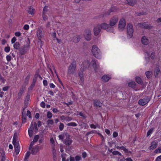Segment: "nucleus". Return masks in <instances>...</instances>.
I'll use <instances>...</instances> for the list:
<instances>
[{
	"instance_id": "obj_3",
	"label": "nucleus",
	"mask_w": 161,
	"mask_h": 161,
	"mask_svg": "<svg viewBox=\"0 0 161 161\" xmlns=\"http://www.w3.org/2000/svg\"><path fill=\"white\" fill-rule=\"evenodd\" d=\"M127 36L128 38H131L133 35L134 30L133 26L130 24H129L127 25Z\"/></svg>"
},
{
	"instance_id": "obj_2",
	"label": "nucleus",
	"mask_w": 161,
	"mask_h": 161,
	"mask_svg": "<svg viewBox=\"0 0 161 161\" xmlns=\"http://www.w3.org/2000/svg\"><path fill=\"white\" fill-rule=\"evenodd\" d=\"M118 17L117 16H114L112 17L109 21V25L110 27L112 28L113 32L114 31V27L117 23L118 21Z\"/></svg>"
},
{
	"instance_id": "obj_59",
	"label": "nucleus",
	"mask_w": 161,
	"mask_h": 161,
	"mask_svg": "<svg viewBox=\"0 0 161 161\" xmlns=\"http://www.w3.org/2000/svg\"><path fill=\"white\" fill-rule=\"evenodd\" d=\"M41 106L43 108H44L45 107V103L43 102H42L40 103Z\"/></svg>"
},
{
	"instance_id": "obj_46",
	"label": "nucleus",
	"mask_w": 161,
	"mask_h": 161,
	"mask_svg": "<svg viewBox=\"0 0 161 161\" xmlns=\"http://www.w3.org/2000/svg\"><path fill=\"white\" fill-rule=\"evenodd\" d=\"M34 123H33L32 122H31L30 127L29 128L28 130H33L34 129Z\"/></svg>"
},
{
	"instance_id": "obj_17",
	"label": "nucleus",
	"mask_w": 161,
	"mask_h": 161,
	"mask_svg": "<svg viewBox=\"0 0 161 161\" xmlns=\"http://www.w3.org/2000/svg\"><path fill=\"white\" fill-rule=\"evenodd\" d=\"M142 44L145 45H147L149 43L148 40L145 36L142 37Z\"/></svg>"
},
{
	"instance_id": "obj_57",
	"label": "nucleus",
	"mask_w": 161,
	"mask_h": 161,
	"mask_svg": "<svg viewBox=\"0 0 161 161\" xmlns=\"http://www.w3.org/2000/svg\"><path fill=\"white\" fill-rule=\"evenodd\" d=\"M50 143L52 144V145H55V141L53 138H50Z\"/></svg>"
},
{
	"instance_id": "obj_39",
	"label": "nucleus",
	"mask_w": 161,
	"mask_h": 161,
	"mask_svg": "<svg viewBox=\"0 0 161 161\" xmlns=\"http://www.w3.org/2000/svg\"><path fill=\"white\" fill-rule=\"evenodd\" d=\"M39 138V136L38 135H36L35 136L33 141L35 142H36L38 141Z\"/></svg>"
},
{
	"instance_id": "obj_28",
	"label": "nucleus",
	"mask_w": 161,
	"mask_h": 161,
	"mask_svg": "<svg viewBox=\"0 0 161 161\" xmlns=\"http://www.w3.org/2000/svg\"><path fill=\"white\" fill-rule=\"evenodd\" d=\"M94 106L101 107L102 105V103L99 101H94Z\"/></svg>"
},
{
	"instance_id": "obj_21",
	"label": "nucleus",
	"mask_w": 161,
	"mask_h": 161,
	"mask_svg": "<svg viewBox=\"0 0 161 161\" xmlns=\"http://www.w3.org/2000/svg\"><path fill=\"white\" fill-rule=\"evenodd\" d=\"M22 122L23 123H25L26 122V112L25 110H22Z\"/></svg>"
},
{
	"instance_id": "obj_47",
	"label": "nucleus",
	"mask_w": 161,
	"mask_h": 161,
	"mask_svg": "<svg viewBox=\"0 0 161 161\" xmlns=\"http://www.w3.org/2000/svg\"><path fill=\"white\" fill-rule=\"evenodd\" d=\"M109 10L111 11V12H113L116 11L117 8L115 7H112Z\"/></svg>"
},
{
	"instance_id": "obj_14",
	"label": "nucleus",
	"mask_w": 161,
	"mask_h": 161,
	"mask_svg": "<svg viewBox=\"0 0 161 161\" xmlns=\"http://www.w3.org/2000/svg\"><path fill=\"white\" fill-rule=\"evenodd\" d=\"M92 66L94 69L95 71H96L99 67V64L96 62V61L94 59H92L91 61Z\"/></svg>"
},
{
	"instance_id": "obj_13",
	"label": "nucleus",
	"mask_w": 161,
	"mask_h": 161,
	"mask_svg": "<svg viewBox=\"0 0 161 161\" xmlns=\"http://www.w3.org/2000/svg\"><path fill=\"white\" fill-rule=\"evenodd\" d=\"M30 99V96L29 95H27L25 97V106L23 108V110H25L26 108L29 104V101Z\"/></svg>"
},
{
	"instance_id": "obj_38",
	"label": "nucleus",
	"mask_w": 161,
	"mask_h": 161,
	"mask_svg": "<svg viewBox=\"0 0 161 161\" xmlns=\"http://www.w3.org/2000/svg\"><path fill=\"white\" fill-rule=\"evenodd\" d=\"M59 124V130L60 131H62L64 129V125L62 123H60Z\"/></svg>"
},
{
	"instance_id": "obj_10",
	"label": "nucleus",
	"mask_w": 161,
	"mask_h": 161,
	"mask_svg": "<svg viewBox=\"0 0 161 161\" xmlns=\"http://www.w3.org/2000/svg\"><path fill=\"white\" fill-rule=\"evenodd\" d=\"M91 32L90 30H86L85 31L84 36L86 40L89 41L91 39Z\"/></svg>"
},
{
	"instance_id": "obj_41",
	"label": "nucleus",
	"mask_w": 161,
	"mask_h": 161,
	"mask_svg": "<svg viewBox=\"0 0 161 161\" xmlns=\"http://www.w3.org/2000/svg\"><path fill=\"white\" fill-rule=\"evenodd\" d=\"M121 149L123 150L125 152L127 153H130V151H129L127 149H126L124 146H122L121 147Z\"/></svg>"
},
{
	"instance_id": "obj_4",
	"label": "nucleus",
	"mask_w": 161,
	"mask_h": 161,
	"mask_svg": "<svg viewBox=\"0 0 161 161\" xmlns=\"http://www.w3.org/2000/svg\"><path fill=\"white\" fill-rule=\"evenodd\" d=\"M76 68V62L73 61L71 63L68 69V73L73 74L74 73Z\"/></svg>"
},
{
	"instance_id": "obj_31",
	"label": "nucleus",
	"mask_w": 161,
	"mask_h": 161,
	"mask_svg": "<svg viewBox=\"0 0 161 161\" xmlns=\"http://www.w3.org/2000/svg\"><path fill=\"white\" fill-rule=\"evenodd\" d=\"M13 47L14 49H18L20 47V44L18 42H16L14 44Z\"/></svg>"
},
{
	"instance_id": "obj_22",
	"label": "nucleus",
	"mask_w": 161,
	"mask_h": 161,
	"mask_svg": "<svg viewBox=\"0 0 161 161\" xmlns=\"http://www.w3.org/2000/svg\"><path fill=\"white\" fill-rule=\"evenodd\" d=\"M69 136V134L67 133H62L61 135L58 136V138L59 139L62 140L63 141V139L65 137H68Z\"/></svg>"
},
{
	"instance_id": "obj_29",
	"label": "nucleus",
	"mask_w": 161,
	"mask_h": 161,
	"mask_svg": "<svg viewBox=\"0 0 161 161\" xmlns=\"http://www.w3.org/2000/svg\"><path fill=\"white\" fill-rule=\"evenodd\" d=\"M31 153L30 152H28L26 153L25 158H24V160L25 161H27L28 160V159Z\"/></svg>"
},
{
	"instance_id": "obj_26",
	"label": "nucleus",
	"mask_w": 161,
	"mask_h": 161,
	"mask_svg": "<svg viewBox=\"0 0 161 161\" xmlns=\"http://www.w3.org/2000/svg\"><path fill=\"white\" fill-rule=\"evenodd\" d=\"M111 11L109 10H108V11H107L106 12L104 13V14H102L101 15V17H107V16L110 15L111 14Z\"/></svg>"
},
{
	"instance_id": "obj_33",
	"label": "nucleus",
	"mask_w": 161,
	"mask_h": 161,
	"mask_svg": "<svg viewBox=\"0 0 161 161\" xmlns=\"http://www.w3.org/2000/svg\"><path fill=\"white\" fill-rule=\"evenodd\" d=\"M152 72L151 71H147L146 72L145 74L147 78H149L151 77Z\"/></svg>"
},
{
	"instance_id": "obj_20",
	"label": "nucleus",
	"mask_w": 161,
	"mask_h": 161,
	"mask_svg": "<svg viewBox=\"0 0 161 161\" xmlns=\"http://www.w3.org/2000/svg\"><path fill=\"white\" fill-rule=\"evenodd\" d=\"M25 89V87L23 86H22L21 88L20 89L18 95L19 98L21 97V95L23 93Z\"/></svg>"
},
{
	"instance_id": "obj_36",
	"label": "nucleus",
	"mask_w": 161,
	"mask_h": 161,
	"mask_svg": "<svg viewBox=\"0 0 161 161\" xmlns=\"http://www.w3.org/2000/svg\"><path fill=\"white\" fill-rule=\"evenodd\" d=\"M160 71V69L158 68H157L155 70L154 73L155 77H157L158 74Z\"/></svg>"
},
{
	"instance_id": "obj_15",
	"label": "nucleus",
	"mask_w": 161,
	"mask_h": 161,
	"mask_svg": "<svg viewBox=\"0 0 161 161\" xmlns=\"http://www.w3.org/2000/svg\"><path fill=\"white\" fill-rule=\"evenodd\" d=\"M157 144L158 142L156 141H154L151 142V146L149 148L150 150H153L157 147Z\"/></svg>"
},
{
	"instance_id": "obj_24",
	"label": "nucleus",
	"mask_w": 161,
	"mask_h": 161,
	"mask_svg": "<svg viewBox=\"0 0 161 161\" xmlns=\"http://www.w3.org/2000/svg\"><path fill=\"white\" fill-rule=\"evenodd\" d=\"M52 152L54 158H56V150L55 148V145H52Z\"/></svg>"
},
{
	"instance_id": "obj_1",
	"label": "nucleus",
	"mask_w": 161,
	"mask_h": 161,
	"mask_svg": "<svg viewBox=\"0 0 161 161\" xmlns=\"http://www.w3.org/2000/svg\"><path fill=\"white\" fill-rule=\"evenodd\" d=\"M92 52L94 56L98 59H100L101 57V53L98 47L95 45H93Z\"/></svg>"
},
{
	"instance_id": "obj_50",
	"label": "nucleus",
	"mask_w": 161,
	"mask_h": 161,
	"mask_svg": "<svg viewBox=\"0 0 161 161\" xmlns=\"http://www.w3.org/2000/svg\"><path fill=\"white\" fill-rule=\"evenodd\" d=\"M17 134L16 133H15L13 137V142H14L17 141Z\"/></svg>"
},
{
	"instance_id": "obj_6",
	"label": "nucleus",
	"mask_w": 161,
	"mask_h": 161,
	"mask_svg": "<svg viewBox=\"0 0 161 161\" xmlns=\"http://www.w3.org/2000/svg\"><path fill=\"white\" fill-rule=\"evenodd\" d=\"M150 100V98L148 96L145 97L144 98L140 99L138 103L140 105L143 106L147 103Z\"/></svg>"
},
{
	"instance_id": "obj_48",
	"label": "nucleus",
	"mask_w": 161,
	"mask_h": 161,
	"mask_svg": "<svg viewBox=\"0 0 161 161\" xmlns=\"http://www.w3.org/2000/svg\"><path fill=\"white\" fill-rule=\"evenodd\" d=\"M48 11L47 7V6H45L43 8V14H46V12Z\"/></svg>"
},
{
	"instance_id": "obj_35",
	"label": "nucleus",
	"mask_w": 161,
	"mask_h": 161,
	"mask_svg": "<svg viewBox=\"0 0 161 161\" xmlns=\"http://www.w3.org/2000/svg\"><path fill=\"white\" fill-rule=\"evenodd\" d=\"M13 144L14 145V148L19 147V142L17 141L15 142H13Z\"/></svg>"
},
{
	"instance_id": "obj_18",
	"label": "nucleus",
	"mask_w": 161,
	"mask_h": 161,
	"mask_svg": "<svg viewBox=\"0 0 161 161\" xmlns=\"http://www.w3.org/2000/svg\"><path fill=\"white\" fill-rule=\"evenodd\" d=\"M128 4L131 6H134L136 3V0H126Z\"/></svg>"
},
{
	"instance_id": "obj_49",
	"label": "nucleus",
	"mask_w": 161,
	"mask_h": 161,
	"mask_svg": "<svg viewBox=\"0 0 161 161\" xmlns=\"http://www.w3.org/2000/svg\"><path fill=\"white\" fill-rule=\"evenodd\" d=\"M28 132L29 136L30 137H31L33 136V130H28Z\"/></svg>"
},
{
	"instance_id": "obj_11",
	"label": "nucleus",
	"mask_w": 161,
	"mask_h": 161,
	"mask_svg": "<svg viewBox=\"0 0 161 161\" xmlns=\"http://www.w3.org/2000/svg\"><path fill=\"white\" fill-rule=\"evenodd\" d=\"M138 26L139 27L144 29H150L152 27L146 22L139 23L138 24Z\"/></svg>"
},
{
	"instance_id": "obj_42",
	"label": "nucleus",
	"mask_w": 161,
	"mask_h": 161,
	"mask_svg": "<svg viewBox=\"0 0 161 161\" xmlns=\"http://www.w3.org/2000/svg\"><path fill=\"white\" fill-rule=\"evenodd\" d=\"M153 130V128H151L147 132V136H148L152 132Z\"/></svg>"
},
{
	"instance_id": "obj_37",
	"label": "nucleus",
	"mask_w": 161,
	"mask_h": 161,
	"mask_svg": "<svg viewBox=\"0 0 161 161\" xmlns=\"http://www.w3.org/2000/svg\"><path fill=\"white\" fill-rule=\"evenodd\" d=\"M67 125L68 126H76L77 125L76 123L75 122H70L68 123Z\"/></svg>"
},
{
	"instance_id": "obj_63",
	"label": "nucleus",
	"mask_w": 161,
	"mask_h": 161,
	"mask_svg": "<svg viewBox=\"0 0 161 161\" xmlns=\"http://www.w3.org/2000/svg\"><path fill=\"white\" fill-rule=\"evenodd\" d=\"M87 153L86 152H84L82 153V157L83 158H85L86 157Z\"/></svg>"
},
{
	"instance_id": "obj_58",
	"label": "nucleus",
	"mask_w": 161,
	"mask_h": 161,
	"mask_svg": "<svg viewBox=\"0 0 161 161\" xmlns=\"http://www.w3.org/2000/svg\"><path fill=\"white\" fill-rule=\"evenodd\" d=\"M30 78V76L29 75H27L25 79V83L26 84H27V83L28 82V80Z\"/></svg>"
},
{
	"instance_id": "obj_40",
	"label": "nucleus",
	"mask_w": 161,
	"mask_h": 161,
	"mask_svg": "<svg viewBox=\"0 0 161 161\" xmlns=\"http://www.w3.org/2000/svg\"><path fill=\"white\" fill-rule=\"evenodd\" d=\"M66 155L65 154H63L61 155V158H62V161H69V159H66L65 157L64 156Z\"/></svg>"
},
{
	"instance_id": "obj_51",
	"label": "nucleus",
	"mask_w": 161,
	"mask_h": 161,
	"mask_svg": "<svg viewBox=\"0 0 161 161\" xmlns=\"http://www.w3.org/2000/svg\"><path fill=\"white\" fill-rule=\"evenodd\" d=\"M47 123L49 125H52L53 123V120L48 119L47 121Z\"/></svg>"
},
{
	"instance_id": "obj_60",
	"label": "nucleus",
	"mask_w": 161,
	"mask_h": 161,
	"mask_svg": "<svg viewBox=\"0 0 161 161\" xmlns=\"http://www.w3.org/2000/svg\"><path fill=\"white\" fill-rule=\"evenodd\" d=\"M31 113L29 110H28L27 111V113L26 114V116H28L29 118H31Z\"/></svg>"
},
{
	"instance_id": "obj_54",
	"label": "nucleus",
	"mask_w": 161,
	"mask_h": 161,
	"mask_svg": "<svg viewBox=\"0 0 161 161\" xmlns=\"http://www.w3.org/2000/svg\"><path fill=\"white\" fill-rule=\"evenodd\" d=\"M35 142V141H34L33 140L31 142V144L30 145V147H29L30 150H31V149L32 148V147L34 144Z\"/></svg>"
},
{
	"instance_id": "obj_7",
	"label": "nucleus",
	"mask_w": 161,
	"mask_h": 161,
	"mask_svg": "<svg viewBox=\"0 0 161 161\" xmlns=\"http://www.w3.org/2000/svg\"><path fill=\"white\" fill-rule=\"evenodd\" d=\"M126 25L125 20L124 18L120 19L119 24V29L121 31H123Z\"/></svg>"
},
{
	"instance_id": "obj_45",
	"label": "nucleus",
	"mask_w": 161,
	"mask_h": 161,
	"mask_svg": "<svg viewBox=\"0 0 161 161\" xmlns=\"http://www.w3.org/2000/svg\"><path fill=\"white\" fill-rule=\"evenodd\" d=\"M47 116L48 118L50 119L52 116V114L50 112L48 111L47 113Z\"/></svg>"
},
{
	"instance_id": "obj_44",
	"label": "nucleus",
	"mask_w": 161,
	"mask_h": 161,
	"mask_svg": "<svg viewBox=\"0 0 161 161\" xmlns=\"http://www.w3.org/2000/svg\"><path fill=\"white\" fill-rule=\"evenodd\" d=\"M75 161H79L81 159V158L79 155L76 156L75 157Z\"/></svg>"
},
{
	"instance_id": "obj_30",
	"label": "nucleus",
	"mask_w": 161,
	"mask_h": 161,
	"mask_svg": "<svg viewBox=\"0 0 161 161\" xmlns=\"http://www.w3.org/2000/svg\"><path fill=\"white\" fill-rule=\"evenodd\" d=\"M37 35L39 37H41L43 36V33L41 30L38 29L37 32Z\"/></svg>"
},
{
	"instance_id": "obj_12",
	"label": "nucleus",
	"mask_w": 161,
	"mask_h": 161,
	"mask_svg": "<svg viewBox=\"0 0 161 161\" xmlns=\"http://www.w3.org/2000/svg\"><path fill=\"white\" fill-rule=\"evenodd\" d=\"M70 136L66 137V139L63 141V142L67 145H70L72 142V140L70 138Z\"/></svg>"
},
{
	"instance_id": "obj_61",
	"label": "nucleus",
	"mask_w": 161,
	"mask_h": 161,
	"mask_svg": "<svg viewBox=\"0 0 161 161\" xmlns=\"http://www.w3.org/2000/svg\"><path fill=\"white\" fill-rule=\"evenodd\" d=\"M16 40V38L15 37H14L11 39V42L13 44L15 43Z\"/></svg>"
},
{
	"instance_id": "obj_19",
	"label": "nucleus",
	"mask_w": 161,
	"mask_h": 161,
	"mask_svg": "<svg viewBox=\"0 0 161 161\" xmlns=\"http://www.w3.org/2000/svg\"><path fill=\"white\" fill-rule=\"evenodd\" d=\"M35 10L31 6H29L27 10L28 13L31 14H33L34 13Z\"/></svg>"
},
{
	"instance_id": "obj_56",
	"label": "nucleus",
	"mask_w": 161,
	"mask_h": 161,
	"mask_svg": "<svg viewBox=\"0 0 161 161\" xmlns=\"http://www.w3.org/2000/svg\"><path fill=\"white\" fill-rule=\"evenodd\" d=\"M6 58L8 62L10 61L11 59V56L9 55H7L6 56Z\"/></svg>"
},
{
	"instance_id": "obj_62",
	"label": "nucleus",
	"mask_w": 161,
	"mask_h": 161,
	"mask_svg": "<svg viewBox=\"0 0 161 161\" xmlns=\"http://www.w3.org/2000/svg\"><path fill=\"white\" fill-rule=\"evenodd\" d=\"M42 17H43V19L44 20H46L47 19V18H48V17L46 15H45V14H42Z\"/></svg>"
},
{
	"instance_id": "obj_9",
	"label": "nucleus",
	"mask_w": 161,
	"mask_h": 161,
	"mask_svg": "<svg viewBox=\"0 0 161 161\" xmlns=\"http://www.w3.org/2000/svg\"><path fill=\"white\" fill-rule=\"evenodd\" d=\"M41 149V147L38 145L35 146L34 147L31 149L32 154L34 155L36 154Z\"/></svg>"
},
{
	"instance_id": "obj_53",
	"label": "nucleus",
	"mask_w": 161,
	"mask_h": 161,
	"mask_svg": "<svg viewBox=\"0 0 161 161\" xmlns=\"http://www.w3.org/2000/svg\"><path fill=\"white\" fill-rule=\"evenodd\" d=\"M0 153L1 154V156L2 157H5V152L4 150L3 149H1L0 150Z\"/></svg>"
},
{
	"instance_id": "obj_5",
	"label": "nucleus",
	"mask_w": 161,
	"mask_h": 161,
	"mask_svg": "<svg viewBox=\"0 0 161 161\" xmlns=\"http://www.w3.org/2000/svg\"><path fill=\"white\" fill-rule=\"evenodd\" d=\"M100 25L101 29H103L105 30L108 32H113L112 28L110 27L109 24L104 23Z\"/></svg>"
},
{
	"instance_id": "obj_25",
	"label": "nucleus",
	"mask_w": 161,
	"mask_h": 161,
	"mask_svg": "<svg viewBox=\"0 0 161 161\" xmlns=\"http://www.w3.org/2000/svg\"><path fill=\"white\" fill-rule=\"evenodd\" d=\"M80 37L79 36L77 35L73 37V41L75 43H77L80 41Z\"/></svg>"
},
{
	"instance_id": "obj_23",
	"label": "nucleus",
	"mask_w": 161,
	"mask_h": 161,
	"mask_svg": "<svg viewBox=\"0 0 161 161\" xmlns=\"http://www.w3.org/2000/svg\"><path fill=\"white\" fill-rule=\"evenodd\" d=\"M26 47L24 46L20 49L19 51L21 55H24L26 53Z\"/></svg>"
},
{
	"instance_id": "obj_16",
	"label": "nucleus",
	"mask_w": 161,
	"mask_h": 161,
	"mask_svg": "<svg viewBox=\"0 0 161 161\" xmlns=\"http://www.w3.org/2000/svg\"><path fill=\"white\" fill-rule=\"evenodd\" d=\"M90 65V62L88 60L85 61L82 63L83 68L85 69L89 68Z\"/></svg>"
},
{
	"instance_id": "obj_64",
	"label": "nucleus",
	"mask_w": 161,
	"mask_h": 161,
	"mask_svg": "<svg viewBox=\"0 0 161 161\" xmlns=\"http://www.w3.org/2000/svg\"><path fill=\"white\" fill-rule=\"evenodd\" d=\"M155 161H161V155L158 156L156 158Z\"/></svg>"
},
{
	"instance_id": "obj_32",
	"label": "nucleus",
	"mask_w": 161,
	"mask_h": 161,
	"mask_svg": "<svg viewBox=\"0 0 161 161\" xmlns=\"http://www.w3.org/2000/svg\"><path fill=\"white\" fill-rule=\"evenodd\" d=\"M128 86L130 87H134L136 86V83L135 82H131L129 83Z\"/></svg>"
},
{
	"instance_id": "obj_52",
	"label": "nucleus",
	"mask_w": 161,
	"mask_h": 161,
	"mask_svg": "<svg viewBox=\"0 0 161 161\" xmlns=\"http://www.w3.org/2000/svg\"><path fill=\"white\" fill-rule=\"evenodd\" d=\"M4 51L6 53L9 52L10 51V47H5Z\"/></svg>"
},
{
	"instance_id": "obj_43",
	"label": "nucleus",
	"mask_w": 161,
	"mask_h": 161,
	"mask_svg": "<svg viewBox=\"0 0 161 161\" xmlns=\"http://www.w3.org/2000/svg\"><path fill=\"white\" fill-rule=\"evenodd\" d=\"M155 153H161V147H158L157 149L154 151Z\"/></svg>"
},
{
	"instance_id": "obj_34",
	"label": "nucleus",
	"mask_w": 161,
	"mask_h": 161,
	"mask_svg": "<svg viewBox=\"0 0 161 161\" xmlns=\"http://www.w3.org/2000/svg\"><path fill=\"white\" fill-rule=\"evenodd\" d=\"M136 80L138 84H141L142 83V80L141 78L139 77H136Z\"/></svg>"
},
{
	"instance_id": "obj_8",
	"label": "nucleus",
	"mask_w": 161,
	"mask_h": 161,
	"mask_svg": "<svg viewBox=\"0 0 161 161\" xmlns=\"http://www.w3.org/2000/svg\"><path fill=\"white\" fill-rule=\"evenodd\" d=\"M101 30L100 24L94 26L93 29L94 35L97 36L99 35Z\"/></svg>"
},
{
	"instance_id": "obj_55",
	"label": "nucleus",
	"mask_w": 161,
	"mask_h": 161,
	"mask_svg": "<svg viewBox=\"0 0 161 161\" xmlns=\"http://www.w3.org/2000/svg\"><path fill=\"white\" fill-rule=\"evenodd\" d=\"M15 151L16 154H18L19 152L20 147L15 148Z\"/></svg>"
},
{
	"instance_id": "obj_27",
	"label": "nucleus",
	"mask_w": 161,
	"mask_h": 161,
	"mask_svg": "<svg viewBox=\"0 0 161 161\" xmlns=\"http://www.w3.org/2000/svg\"><path fill=\"white\" fill-rule=\"evenodd\" d=\"M102 78L104 81L107 82L110 79V77L107 75H105L103 76Z\"/></svg>"
}]
</instances>
